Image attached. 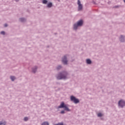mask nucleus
<instances>
[{
    "instance_id": "21",
    "label": "nucleus",
    "mask_w": 125,
    "mask_h": 125,
    "mask_svg": "<svg viewBox=\"0 0 125 125\" xmlns=\"http://www.w3.org/2000/svg\"><path fill=\"white\" fill-rule=\"evenodd\" d=\"M65 113V111L64 110H62L61 112V114H64Z\"/></svg>"
},
{
    "instance_id": "16",
    "label": "nucleus",
    "mask_w": 125,
    "mask_h": 125,
    "mask_svg": "<svg viewBox=\"0 0 125 125\" xmlns=\"http://www.w3.org/2000/svg\"><path fill=\"white\" fill-rule=\"evenodd\" d=\"M36 71H37V67H35V68L34 69H33L32 72L33 73H36Z\"/></svg>"
},
{
    "instance_id": "22",
    "label": "nucleus",
    "mask_w": 125,
    "mask_h": 125,
    "mask_svg": "<svg viewBox=\"0 0 125 125\" xmlns=\"http://www.w3.org/2000/svg\"><path fill=\"white\" fill-rule=\"evenodd\" d=\"M61 68H62L61 66L60 65V66H58L57 69L59 70V69H61Z\"/></svg>"
},
{
    "instance_id": "13",
    "label": "nucleus",
    "mask_w": 125,
    "mask_h": 125,
    "mask_svg": "<svg viewBox=\"0 0 125 125\" xmlns=\"http://www.w3.org/2000/svg\"><path fill=\"white\" fill-rule=\"evenodd\" d=\"M120 41H121V42H124V36H121Z\"/></svg>"
},
{
    "instance_id": "8",
    "label": "nucleus",
    "mask_w": 125,
    "mask_h": 125,
    "mask_svg": "<svg viewBox=\"0 0 125 125\" xmlns=\"http://www.w3.org/2000/svg\"><path fill=\"white\" fill-rule=\"evenodd\" d=\"M52 6V2H49V3L47 4V7L50 8Z\"/></svg>"
},
{
    "instance_id": "20",
    "label": "nucleus",
    "mask_w": 125,
    "mask_h": 125,
    "mask_svg": "<svg viewBox=\"0 0 125 125\" xmlns=\"http://www.w3.org/2000/svg\"><path fill=\"white\" fill-rule=\"evenodd\" d=\"M0 34H1V35H4V34H5V33L4 32V31H1V32H0Z\"/></svg>"
},
{
    "instance_id": "12",
    "label": "nucleus",
    "mask_w": 125,
    "mask_h": 125,
    "mask_svg": "<svg viewBox=\"0 0 125 125\" xmlns=\"http://www.w3.org/2000/svg\"><path fill=\"white\" fill-rule=\"evenodd\" d=\"M5 122H0V125H5Z\"/></svg>"
},
{
    "instance_id": "17",
    "label": "nucleus",
    "mask_w": 125,
    "mask_h": 125,
    "mask_svg": "<svg viewBox=\"0 0 125 125\" xmlns=\"http://www.w3.org/2000/svg\"><path fill=\"white\" fill-rule=\"evenodd\" d=\"M98 117H102V114L101 113L98 114Z\"/></svg>"
},
{
    "instance_id": "7",
    "label": "nucleus",
    "mask_w": 125,
    "mask_h": 125,
    "mask_svg": "<svg viewBox=\"0 0 125 125\" xmlns=\"http://www.w3.org/2000/svg\"><path fill=\"white\" fill-rule=\"evenodd\" d=\"M62 62L63 63V64L65 65L67 64V62H68V61H67V57H66L65 56H64L62 58Z\"/></svg>"
},
{
    "instance_id": "23",
    "label": "nucleus",
    "mask_w": 125,
    "mask_h": 125,
    "mask_svg": "<svg viewBox=\"0 0 125 125\" xmlns=\"http://www.w3.org/2000/svg\"><path fill=\"white\" fill-rule=\"evenodd\" d=\"M4 27H7V24H4Z\"/></svg>"
},
{
    "instance_id": "2",
    "label": "nucleus",
    "mask_w": 125,
    "mask_h": 125,
    "mask_svg": "<svg viewBox=\"0 0 125 125\" xmlns=\"http://www.w3.org/2000/svg\"><path fill=\"white\" fill-rule=\"evenodd\" d=\"M83 23V20H80L79 21H78L77 24H75L74 25V30H77V29H78V27H79V26H82Z\"/></svg>"
},
{
    "instance_id": "11",
    "label": "nucleus",
    "mask_w": 125,
    "mask_h": 125,
    "mask_svg": "<svg viewBox=\"0 0 125 125\" xmlns=\"http://www.w3.org/2000/svg\"><path fill=\"white\" fill-rule=\"evenodd\" d=\"M42 2L43 4H46L47 3V0H42Z\"/></svg>"
},
{
    "instance_id": "14",
    "label": "nucleus",
    "mask_w": 125,
    "mask_h": 125,
    "mask_svg": "<svg viewBox=\"0 0 125 125\" xmlns=\"http://www.w3.org/2000/svg\"><path fill=\"white\" fill-rule=\"evenodd\" d=\"M10 78H11V80L13 81H14V80H15V77L14 76H11Z\"/></svg>"
},
{
    "instance_id": "3",
    "label": "nucleus",
    "mask_w": 125,
    "mask_h": 125,
    "mask_svg": "<svg viewBox=\"0 0 125 125\" xmlns=\"http://www.w3.org/2000/svg\"><path fill=\"white\" fill-rule=\"evenodd\" d=\"M67 77V74L66 73H60L57 77L58 80H62V79H66Z\"/></svg>"
},
{
    "instance_id": "1",
    "label": "nucleus",
    "mask_w": 125,
    "mask_h": 125,
    "mask_svg": "<svg viewBox=\"0 0 125 125\" xmlns=\"http://www.w3.org/2000/svg\"><path fill=\"white\" fill-rule=\"evenodd\" d=\"M58 108H64V110H65V111H68V112H70V111H71L70 109H69V108L68 107V106L64 104V102L61 103L60 105L58 106Z\"/></svg>"
},
{
    "instance_id": "9",
    "label": "nucleus",
    "mask_w": 125,
    "mask_h": 125,
    "mask_svg": "<svg viewBox=\"0 0 125 125\" xmlns=\"http://www.w3.org/2000/svg\"><path fill=\"white\" fill-rule=\"evenodd\" d=\"M86 63H87V64H91V61L89 59H87Z\"/></svg>"
},
{
    "instance_id": "18",
    "label": "nucleus",
    "mask_w": 125,
    "mask_h": 125,
    "mask_svg": "<svg viewBox=\"0 0 125 125\" xmlns=\"http://www.w3.org/2000/svg\"><path fill=\"white\" fill-rule=\"evenodd\" d=\"M28 117H25L24 118V121H28Z\"/></svg>"
},
{
    "instance_id": "15",
    "label": "nucleus",
    "mask_w": 125,
    "mask_h": 125,
    "mask_svg": "<svg viewBox=\"0 0 125 125\" xmlns=\"http://www.w3.org/2000/svg\"><path fill=\"white\" fill-rule=\"evenodd\" d=\"M20 21H21V22H24V21H25V19L24 18H21L20 19Z\"/></svg>"
},
{
    "instance_id": "10",
    "label": "nucleus",
    "mask_w": 125,
    "mask_h": 125,
    "mask_svg": "<svg viewBox=\"0 0 125 125\" xmlns=\"http://www.w3.org/2000/svg\"><path fill=\"white\" fill-rule=\"evenodd\" d=\"M42 125H49V124L47 122H44L42 124Z\"/></svg>"
},
{
    "instance_id": "19",
    "label": "nucleus",
    "mask_w": 125,
    "mask_h": 125,
    "mask_svg": "<svg viewBox=\"0 0 125 125\" xmlns=\"http://www.w3.org/2000/svg\"><path fill=\"white\" fill-rule=\"evenodd\" d=\"M55 125H63V123H58V124H56Z\"/></svg>"
},
{
    "instance_id": "4",
    "label": "nucleus",
    "mask_w": 125,
    "mask_h": 125,
    "mask_svg": "<svg viewBox=\"0 0 125 125\" xmlns=\"http://www.w3.org/2000/svg\"><path fill=\"white\" fill-rule=\"evenodd\" d=\"M70 99L71 101H73L74 103L75 104H77V103H79L80 102V101H79V99H76V97H74V96H71L70 97Z\"/></svg>"
},
{
    "instance_id": "6",
    "label": "nucleus",
    "mask_w": 125,
    "mask_h": 125,
    "mask_svg": "<svg viewBox=\"0 0 125 125\" xmlns=\"http://www.w3.org/2000/svg\"><path fill=\"white\" fill-rule=\"evenodd\" d=\"M78 10L79 11L83 9V5L81 4V1L80 0H78Z\"/></svg>"
},
{
    "instance_id": "5",
    "label": "nucleus",
    "mask_w": 125,
    "mask_h": 125,
    "mask_svg": "<svg viewBox=\"0 0 125 125\" xmlns=\"http://www.w3.org/2000/svg\"><path fill=\"white\" fill-rule=\"evenodd\" d=\"M118 105L120 107H123L125 105V102L123 100H121L119 102Z\"/></svg>"
}]
</instances>
